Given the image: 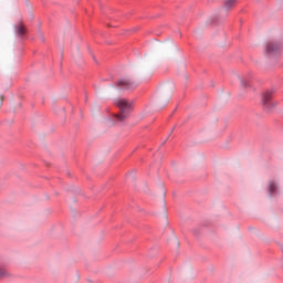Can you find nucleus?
<instances>
[{
    "mask_svg": "<svg viewBox=\"0 0 283 283\" xmlns=\"http://www.w3.org/2000/svg\"><path fill=\"white\" fill-rule=\"evenodd\" d=\"M167 143V140H165L164 143H163V145H165Z\"/></svg>",
    "mask_w": 283,
    "mask_h": 283,
    "instance_id": "9d476101",
    "label": "nucleus"
},
{
    "mask_svg": "<svg viewBox=\"0 0 283 283\" xmlns=\"http://www.w3.org/2000/svg\"><path fill=\"white\" fill-rule=\"evenodd\" d=\"M277 191V186L275 185V181H270L269 184V193L270 196H273Z\"/></svg>",
    "mask_w": 283,
    "mask_h": 283,
    "instance_id": "0eeeda50",
    "label": "nucleus"
},
{
    "mask_svg": "<svg viewBox=\"0 0 283 283\" xmlns=\"http://www.w3.org/2000/svg\"><path fill=\"white\" fill-rule=\"evenodd\" d=\"M274 91L268 90L262 95V105L265 112H271L276 104L271 103V98H273Z\"/></svg>",
    "mask_w": 283,
    "mask_h": 283,
    "instance_id": "f03ea898",
    "label": "nucleus"
},
{
    "mask_svg": "<svg viewBox=\"0 0 283 283\" xmlns=\"http://www.w3.org/2000/svg\"><path fill=\"white\" fill-rule=\"evenodd\" d=\"M282 52V43L280 42H268L265 45V54L268 56H277Z\"/></svg>",
    "mask_w": 283,
    "mask_h": 283,
    "instance_id": "7ed1b4c3",
    "label": "nucleus"
},
{
    "mask_svg": "<svg viewBox=\"0 0 283 283\" xmlns=\"http://www.w3.org/2000/svg\"><path fill=\"white\" fill-rule=\"evenodd\" d=\"M167 143V140H165L164 143H163V145H165Z\"/></svg>",
    "mask_w": 283,
    "mask_h": 283,
    "instance_id": "9b49d317",
    "label": "nucleus"
},
{
    "mask_svg": "<svg viewBox=\"0 0 283 283\" xmlns=\"http://www.w3.org/2000/svg\"><path fill=\"white\" fill-rule=\"evenodd\" d=\"M1 101H3V96H1Z\"/></svg>",
    "mask_w": 283,
    "mask_h": 283,
    "instance_id": "f8f14e48",
    "label": "nucleus"
},
{
    "mask_svg": "<svg viewBox=\"0 0 283 283\" xmlns=\"http://www.w3.org/2000/svg\"><path fill=\"white\" fill-rule=\"evenodd\" d=\"M115 105L119 109V114H116L115 118L119 123H125V120L129 118V115L132 114V112H134V103L129 102L126 98H117L115 101Z\"/></svg>",
    "mask_w": 283,
    "mask_h": 283,
    "instance_id": "f257e3e1",
    "label": "nucleus"
},
{
    "mask_svg": "<svg viewBox=\"0 0 283 283\" xmlns=\"http://www.w3.org/2000/svg\"><path fill=\"white\" fill-rule=\"evenodd\" d=\"M137 86L136 82L127 78L119 80L116 83V87H119V90H136Z\"/></svg>",
    "mask_w": 283,
    "mask_h": 283,
    "instance_id": "39448f33",
    "label": "nucleus"
},
{
    "mask_svg": "<svg viewBox=\"0 0 283 283\" xmlns=\"http://www.w3.org/2000/svg\"><path fill=\"white\" fill-rule=\"evenodd\" d=\"M235 3H238V0H226L223 3V8H226L227 10H231L235 8Z\"/></svg>",
    "mask_w": 283,
    "mask_h": 283,
    "instance_id": "423d86ee",
    "label": "nucleus"
},
{
    "mask_svg": "<svg viewBox=\"0 0 283 283\" xmlns=\"http://www.w3.org/2000/svg\"><path fill=\"white\" fill-rule=\"evenodd\" d=\"M14 32L18 39H21V41H23V39L28 36V27H25L23 21H20L14 25Z\"/></svg>",
    "mask_w": 283,
    "mask_h": 283,
    "instance_id": "20e7f679",
    "label": "nucleus"
},
{
    "mask_svg": "<svg viewBox=\"0 0 283 283\" xmlns=\"http://www.w3.org/2000/svg\"><path fill=\"white\" fill-rule=\"evenodd\" d=\"M242 87H249V80L241 78Z\"/></svg>",
    "mask_w": 283,
    "mask_h": 283,
    "instance_id": "1a4fd4ad",
    "label": "nucleus"
},
{
    "mask_svg": "<svg viewBox=\"0 0 283 283\" xmlns=\"http://www.w3.org/2000/svg\"><path fill=\"white\" fill-rule=\"evenodd\" d=\"M8 275H10V274L8 273V271H6V270H3V269L0 268V279H1V277H8Z\"/></svg>",
    "mask_w": 283,
    "mask_h": 283,
    "instance_id": "6e6552de",
    "label": "nucleus"
}]
</instances>
